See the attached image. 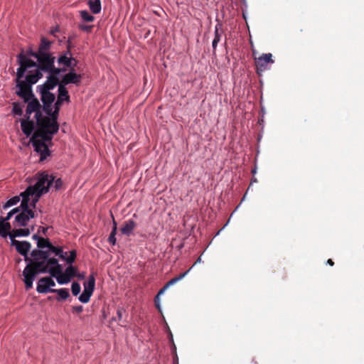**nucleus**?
Returning a JSON list of instances; mask_svg holds the SVG:
<instances>
[{"mask_svg":"<svg viewBox=\"0 0 364 364\" xmlns=\"http://www.w3.org/2000/svg\"><path fill=\"white\" fill-rule=\"evenodd\" d=\"M18 63L19 68L16 72V86L18 90L16 92V94L23 98L25 102H27L34 97L31 88L32 85L36 84L39 79L42 78L43 74L28 73L26 76V80H23L21 79L25 73L31 66H35L36 63L33 60L28 59L23 53L18 55Z\"/></svg>","mask_w":364,"mask_h":364,"instance_id":"obj_1","label":"nucleus"},{"mask_svg":"<svg viewBox=\"0 0 364 364\" xmlns=\"http://www.w3.org/2000/svg\"><path fill=\"white\" fill-rule=\"evenodd\" d=\"M48 117H46L43 121L38 120L37 129L30 139L35 151L40 154V161L50 156V152L46 142H50L53 134L58 132H53V128L48 126Z\"/></svg>","mask_w":364,"mask_h":364,"instance_id":"obj_2","label":"nucleus"},{"mask_svg":"<svg viewBox=\"0 0 364 364\" xmlns=\"http://www.w3.org/2000/svg\"><path fill=\"white\" fill-rule=\"evenodd\" d=\"M27 264L23 270V281L25 284V288L28 290L33 287V282L36 276L39 274L40 267H43V264L40 262L41 258H45V253L43 250H33L31 252L30 258L28 255H23Z\"/></svg>","mask_w":364,"mask_h":364,"instance_id":"obj_3","label":"nucleus"},{"mask_svg":"<svg viewBox=\"0 0 364 364\" xmlns=\"http://www.w3.org/2000/svg\"><path fill=\"white\" fill-rule=\"evenodd\" d=\"M54 177L46 172L38 173L37 174V181L33 186H29L26 188V193H38L41 197L43 193L48 192L50 187L53 183Z\"/></svg>","mask_w":364,"mask_h":364,"instance_id":"obj_4","label":"nucleus"},{"mask_svg":"<svg viewBox=\"0 0 364 364\" xmlns=\"http://www.w3.org/2000/svg\"><path fill=\"white\" fill-rule=\"evenodd\" d=\"M55 58L51 53H40L37 58L36 65L31 66L30 68H35L36 70L33 73L29 71L32 75L38 73L43 74L42 72L46 73L53 68V64L55 63Z\"/></svg>","mask_w":364,"mask_h":364,"instance_id":"obj_5","label":"nucleus"},{"mask_svg":"<svg viewBox=\"0 0 364 364\" xmlns=\"http://www.w3.org/2000/svg\"><path fill=\"white\" fill-rule=\"evenodd\" d=\"M27 102L28 105L26 109V117L30 116L33 112H35L36 124H38V120L43 121L46 117L43 116L41 111V105L38 99L33 97Z\"/></svg>","mask_w":364,"mask_h":364,"instance_id":"obj_6","label":"nucleus"},{"mask_svg":"<svg viewBox=\"0 0 364 364\" xmlns=\"http://www.w3.org/2000/svg\"><path fill=\"white\" fill-rule=\"evenodd\" d=\"M95 279L93 274L90 275L87 282L84 283V290L79 296V301L82 303H87L94 291Z\"/></svg>","mask_w":364,"mask_h":364,"instance_id":"obj_7","label":"nucleus"},{"mask_svg":"<svg viewBox=\"0 0 364 364\" xmlns=\"http://www.w3.org/2000/svg\"><path fill=\"white\" fill-rule=\"evenodd\" d=\"M35 217L36 213L34 211L21 212L15 216L13 225L14 227H26L30 219L34 218Z\"/></svg>","mask_w":364,"mask_h":364,"instance_id":"obj_8","label":"nucleus"},{"mask_svg":"<svg viewBox=\"0 0 364 364\" xmlns=\"http://www.w3.org/2000/svg\"><path fill=\"white\" fill-rule=\"evenodd\" d=\"M253 56L258 73L264 72L268 63H274V60L272 59V55L271 53L262 54L261 56L257 58L255 56V52H253Z\"/></svg>","mask_w":364,"mask_h":364,"instance_id":"obj_9","label":"nucleus"},{"mask_svg":"<svg viewBox=\"0 0 364 364\" xmlns=\"http://www.w3.org/2000/svg\"><path fill=\"white\" fill-rule=\"evenodd\" d=\"M82 75L80 74L76 73L75 69L71 68L69 73L63 76L60 80V83L65 85L68 84H75L78 85L80 83Z\"/></svg>","mask_w":364,"mask_h":364,"instance_id":"obj_10","label":"nucleus"},{"mask_svg":"<svg viewBox=\"0 0 364 364\" xmlns=\"http://www.w3.org/2000/svg\"><path fill=\"white\" fill-rule=\"evenodd\" d=\"M45 253V258H41L40 262H42L43 264V267H40L39 274H45L48 273L50 270V267H54L58 263V260L55 257H50V255L48 252L43 250Z\"/></svg>","mask_w":364,"mask_h":364,"instance_id":"obj_11","label":"nucleus"},{"mask_svg":"<svg viewBox=\"0 0 364 364\" xmlns=\"http://www.w3.org/2000/svg\"><path fill=\"white\" fill-rule=\"evenodd\" d=\"M60 81L59 78H55L53 76H48L46 81L37 87L39 92H50V90L54 89L55 86L60 85Z\"/></svg>","mask_w":364,"mask_h":364,"instance_id":"obj_12","label":"nucleus"},{"mask_svg":"<svg viewBox=\"0 0 364 364\" xmlns=\"http://www.w3.org/2000/svg\"><path fill=\"white\" fill-rule=\"evenodd\" d=\"M12 246L16 247V251L21 255H28L31 245L28 241H18L16 240H11Z\"/></svg>","mask_w":364,"mask_h":364,"instance_id":"obj_13","label":"nucleus"},{"mask_svg":"<svg viewBox=\"0 0 364 364\" xmlns=\"http://www.w3.org/2000/svg\"><path fill=\"white\" fill-rule=\"evenodd\" d=\"M29 119L30 116H27L26 119L21 120V129L27 136L32 134L34 129V122Z\"/></svg>","mask_w":364,"mask_h":364,"instance_id":"obj_14","label":"nucleus"},{"mask_svg":"<svg viewBox=\"0 0 364 364\" xmlns=\"http://www.w3.org/2000/svg\"><path fill=\"white\" fill-rule=\"evenodd\" d=\"M59 108L55 109L53 112L51 111L50 114H48L50 117H48V126L51 127L53 128V132H58L59 130V124L58 123V117Z\"/></svg>","mask_w":364,"mask_h":364,"instance_id":"obj_15","label":"nucleus"},{"mask_svg":"<svg viewBox=\"0 0 364 364\" xmlns=\"http://www.w3.org/2000/svg\"><path fill=\"white\" fill-rule=\"evenodd\" d=\"M136 226V223L133 220L125 221L120 229L122 234L129 236Z\"/></svg>","mask_w":364,"mask_h":364,"instance_id":"obj_16","label":"nucleus"},{"mask_svg":"<svg viewBox=\"0 0 364 364\" xmlns=\"http://www.w3.org/2000/svg\"><path fill=\"white\" fill-rule=\"evenodd\" d=\"M33 196V194L26 193V190L21 193V196L22 197V201L19 207L21 208V212L33 211L29 208L30 197Z\"/></svg>","mask_w":364,"mask_h":364,"instance_id":"obj_17","label":"nucleus"},{"mask_svg":"<svg viewBox=\"0 0 364 364\" xmlns=\"http://www.w3.org/2000/svg\"><path fill=\"white\" fill-rule=\"evenodd\" d=\"M31 234V230L29 228H18L14 229L9 234V237L11 240H15L16 237H27Z\"/></svg>","mask_w":364,"mask_h":364,"instance_id":"obj_18","label":"nucleus"},{"mask_svg":"<svg viewBox=\"0 0 364 364\" xmlns=\"http://www.w3.org/2000/svg\"><path fill=\"white\" fill-rule=\"evenodd\" d=\"M58 100H59V101H70V96H69V94H68V91L67 90L66 87H65V85L62 84V83H60L59 85V87H58Z\"/></svg>","mask_w":364,"mask_h":364,"instance_id":"obj_19","label":"nucleus"},{"mask_svg":"<svg viewBox=\"0 0 364 364\" xmlns=\"http://www.w3.org/2000/svg\"><path fill=\"white\" fill-rule=\"evenodd\" d=\"M51 43L52 42L48 41L46 38L42 37L38 50L40 53H49L48 50L50 48Z\"/></svg>","mask_w":364,"mask_h":364,"instance_id":"obj_20","label":"nucleus"},{"mask_svg":"<svg viewBox=\"0 0 364 364\" xmlns=\"http://www.w3.org/2000/svg\"><path fill=\"white\" fill-rule=\"evenodd\" d=\"M41 95V100L43 105H51L54 102L55 97L51 92H39Z\"/></svg>","mask_w":364,"mask_h":364,"instance_id":"obj_21","label":"nucleus"},{"mask_svg":"<svg viewBox=\"0 0 364 364\" xmlns=\"http://www.w3.org/2000/svg\"><path fill=\"white\" fill-rule=\"evenodd\" d=\"M42 280H43V277L38 280V284H37L36 291L41 294H47L49 292H52V290L53 289L49 288L47 283H46L45 282H42Z\"/></svg>","mask_w":364,"mask_h":364,"instance_id":"obj_22","label":"nucleus"},{"mask_svg":"<svg viewBox=\"0 0 364 364\" xmlns=\"http://www.w3.org/2000/svg\"><path fill=\"white\" fill-rule=\"evenodd\" d=\"M52 292L57 293L58 296L56 297V299L58 301L66 300L70 296L69 291L67 289H53Z\"/></svg>","mask_w":364,"mask_h":364,"instance_id":"obj_23","label":"nucleus"},{"mask_svg":"<svg viewBox=\"0 0 364 364\" xmlns=\"http://www.w3.org/2000/svg\"><path fill=\"white\" fill-rule=\"evenodd\" d=\"M87 4L92 14H97L101 11L100 0H88Z\"/></svg>","mask_w":364,"mask_h":364,"instance_id":"obj_24","label":"nucleus"},{"mask_svg":"<svg viewBox=\"0 0 364 364\" xmlns=\"http://www.w3.org/2000/svg\"><path fill=\"white\" fill-rule=\"evenodd\" d=\"M111 215H112V220H113V228H112V232H111L107 240H108L109 243H110L112 245H114L116 244L115 235L117 234V223L114 220L113 215L111 214Z\"/></svg>","mask_w":364,"mask_h":364,"instance_id":"obj_25","label":"nucleus"},{"mask_svg":"<svg viewBox=\"0 0 364 364\" xmlns=\"http://www.w3.org/2000/svg\"><path fill=\"white\" fill-rule=\"evenodd\" d=\"M50 245L51 242H50L48 238L41 237L40 240H38V242H37L38 248L36 250H45V248L49 250Z\"/></svg>","mask_w":364,"mask_h":364,"instance_id":"obj_26","label":"nucleus"},{"mask_svg":"<svg viewBox=\"0 0 364 364\" xmlns=\"http://www.w3.org/2000/svg\"><path fill=\"white\" fill-rule=\"evenodd\" d=\"M74 60L72 58L68 57L66 55H61L58 58V62L59 64L64 65L67 68H73L72 66V60Z\"/></svg>","mask_w":364,"mask_h":364,"instance_id":"obj_27","label":"nucleus"},{"mask_svg":"<svg viewBox=\"0 0 364 364\" xmlns=\"http://www.w3.org/2000/svg\"><path fill=\"white\" fill-rule=\"evenodd\" d=\"M50 274L51 277H54L58 276V274L63 273V267L61 264L58 263L54 267H50V270L48 272Z\"/></svg>","mask_w":364,"mask_h":364,"instance_id":"obj_28","label":"nucleus"},{"mask_svg":"<svg viewBox=\"0 0 364 364\" xmlns=\"http://www.w3.org/2000/svg\"><path fill=\"white\" fill-rule=\"evenodd\" d=\"M220 38H221V34L218 31V26H216L215 28V36H214V39H213V43H212L213 53H215V50H216L218 43L220 41Z\"/></svg>","mask_w":364,"mask_h":364,"instance_id":"obj_29","label":"nucleus"},{"mask_svg":"<svg viewBox=\"0 0 364 364\" xmlns=\"http://www.w3.org/2000/svg\"><path fill=\"white\" fill-rule=\"evenodd\" d=\"M190 269H188V271L185 272L184 273H182L181 274H179L178 277H176L173 279H171V280H169L166 284H165V288H168L171 285H173L174 284H176L177 282L180 281L181 279H182L186 275V274L189 272Z\"/></svg>","mask_w":364,"mask_h":364,"instance_id":"obj_30","label":"nucleus"},{"mask_svg":"<svg viewBox=\"0 0 364 364\" xmlns=\"http://www.w3.org/2000/svg\"><path fill=\"white\" fill-rule=\"evenodd\" d=\"M80 16L84 21L92 22L95 20V17L91 15L87 11L83 10L80 11Z\"/></svg>","mask_w":364,"mask_h":364,"instance_id":"obj_31","label":"nucleus"},{"mask_svg":"<svg viewBox=\"0 0 364 364\" xmlns=\"http://www.w3.org/2000/svg\"><path fill=\"white\" fill-rule=\"evenodd\" d=\"M54 277L56 278L57 282L60 284H68L70 281V278L63 272Z\"/></svg>","mask_w":364,"mask_h":364,"instance_id":"obj_32","label":"nucleus"},{"mask_svg":"<svg viewBox=\"0 0 364 364\" xmlns=\"http://www.w3.org/2000/svg\"><path fill=\"white\" fill-rule=\"evenodd\" d=\"M13 105V113L16 115L21 116L23 114V106L18 102H14Z\"/></svg>","mask_w":364,"mask_h":364,"instance_id":"obj_33","label":"nucleus"},{"mask_svg":"<svg viewBox=\"0 0 364 364\" xmlns=\"http://www.w3.org/2000/svg\"><path fill=\"white\" fill-rule=\"evenodd\" d=\"M20 201L19 196H14L9 199L3 206L4 209H7L11 206L16 205Z\"/></svg>","mask_w":364,"mask_h":364,"instance_id":"obj_34","label":"nucleus"},{"mask_svg":"<svg viewBox=\"0 0 364 364\" xmlns=\"http://www.w3.org/2000/svg\"><path fill=\"white\" fill-rule=\"evenodd\" d=\"M45 251L48 252L49 255H50V253H54L56 256H59L61 253H63V250L62 247H55L51 244L50 245L49 250H46Z\"/></svg>","mask_w":364,"mask_h":364,"instance_id":"obj_35","label":"nucleus"},{"mask_svg":"<svg viewBox=\"0 0 364 364\" xmlns=\"http://www.w3.org/2000/svg\"><path fill=\"white\" fill-rule=\"evenodd\" d=\"M46 73L49 74L48 76H53L55 78H59L58 75L61 73V68H55L53 63V68L50 70H48Z\"/></svg>","mask_w":364,"mask_h":364,"instance_id":"obj_36","label":"nucleus"},{"mask_svg":"<svg viewBox=\"0 0 364 364\" xmlns=\"http://www.w3.org/2000/svg\"><path fill=\"white\" fill-rule=\"evenodd\" d=\"M76 272H77V269L75 267H74L72 265H70L68 266L66 269H65V273L66 274V275L70 277V279L72 277H74L75 275H76Z\"/></svg>","mask_w":364,"mask_h":364,"instance_id":"obj_37","label":"nucleus"},{"mask_svg":"<svg viewBox=\"0 0 364 364\" xmlns=\"http://www.w3.org/2000/svg\"><path fill=\"white\" fill-rule=\"evenodd\" d=\"M125 312V309L123 307L118 306L117 309V317L113 318L114 321H121L123 317V314Z\"/></svg>","mask_w":364,"mask_h":364,"instance_id":"obj_38","label":"nucleus"},{"mask_svg":"<svg viewBox=\"0 0 364 364\" xmlns=\"http://www.w3.org/2000/svg\"><path fill=\"white\" fill-rule=\"evenodd\" d=\"M80 285L78 282H73L71 286V290L73 295L77 296L80 292Z\"/></svg>","mask_w":364,"mask_h":364,"instance_id":"obj_39","label":"nucleus"},{"mask_svg":"<svg viewBox=\"0 0 364 364\" xmlns=\"http://www.w3.org/2000/svg\"><path fill=\"white\" fill-rule=\"evenodd\" d=\"M78 28L83 31H85L87 33H90L92 31V29L93 28L92 25H86L84 23H80L78 25Z\"/></svg>","mask_w":364,"mask_h":364,"instance_id":"obj_40","label":"nucleus"},{"mask_svg":"<svg viewBox=\"0 0 364 364\" xmlns=\"http://www.w3.org/2000/svg\"><path fill=\"white\" fill-rule=\"evenodd\" d=\"M68 259H66V262L68 264H72L75 262L76 258V251L75 250H71L70 252V256L67 257Z\"/></svg>","mask_w":364,"mask_h":364,"instance_id":"obj_41","label":"nucleus"},{"mask_svg":"<svg viewBox=\"0 0 364 364\" xmlns=\"http://www.w3.org/2000/svg\"><path fill=\"white\" fill-rule=\"evenodd\" d=\"M21 53H23L28 59H29L28 58V56L34 57V58H36L37 59L38 55L40 54L38 50L35 52V51H33L32 50H27L26 51V54H24L23 52H21Z\"/></svg>","mask_w":364,"mask_h":364,"instance_id":"obj_42","label":"nucleus"},{"mask_svg":"<svg viewBox=\"0 0 364 364\" xmlns=\"http://www.w3.org/2000/svg\"><path fill=\"white\" fill-rule=\"evenodd\" d=\"M9 234L5 227L3 226L1 220H0V236L6 238L8 235L9 236Z\"/></svg>","mask_w":364,"mask_h":364,"instance_id":"obj_43","label":"nucleus"},{"mask_svg":"<svg viewBox=\"0 0 364 364\" xmlns=\"http://www.w3.org/2000/svg\"><path fill=\"white\" fill-rule=\"evenodd\" d=\"M42 282H45L46 283H47V284L48 285L49 288H51V287L55 286V283L53 281V279L51 277H43Z\"/></svg>","mask_w":364,"mask_h":364,"instance_id":"obj_44","label":"nucleus"},{"mask_svg":"<svg viewBox=\"0 0 364 364\" xmlns=\"http://www.w3.org/2000/svg\"><path fill=\"white\" fill-rule=\"evenodd\" d=\"M53 183L54 188L56 191L60 190L63 187V182L61 178H58L55 181L54 180Z\"/></svg>","mask_w":364,"mask_h":364,"instance_id":"obj_45","label":"nucleus"},{"mask_svg":"<svg viewBox=\"0 0 364 364\" xmlns=\"http://www.w3.org/2000/svg\"><path fill=\"white\" fill-rule=\"evenodd\" d=\"M32 197H33V198L32 201L30 205L32 208H35L36 206V203L41 197H38V193H35Z\"/></svg>","mask_w":364,"mask_h":364,"instance_id":"obj_46","label":"nucleus"},{"mask_svg":"<svg viewBox=\"0 0 364 364\" xmlns=\"http://www.w3.org/2000/svg\"><path fill=\"white\" fill-rule=\"evenodd\" d=\"M12 216H13L12 213L9 211L7 213V215L6 217L1 216L0 217V220H1V222L9 221L11 218Z\"/></svg>","mask_w":364,"mask_h":364,"instance_id":"obj_47","label":"nucleus"},{"mask_svg":"<svg viewBox=\"0 0 364 364\" xmlns=\"http://www.w3.org/2000/svg\"><path fill=\"white\" fill-rule=\"evenodd\" d=\"M2 224H3V226L5 227L6 230L8 231V232L11 233V232H10V231L11 229V225L10 223H9L8 221H4V222H2Z\"/></svg>","mask_w":364,"mask_h":364,"instance_id":"obj_48","label":"nucleus"},{"mask_svg":"<svg viewBox=\"0 0 364 364\" xmlns=\"http://www.w3.org/2000/svg\"><path fill=\"white\" fill-rule=\"evenodd\" d=\"M73 312H76L77 314H80L83 311V306H76L73 307Z\"/></svg>","mask_w":364,"mask_h":364,"instance_id":"obj_49","label":"nucleus"},{"mask_svg":"<svg viewBox=\"0 0 364 364\" xmlns=\"http://www.w3.org/2000/svg\"><path fill=\"white\" fill-rule=\"evenodd\" d=\"M43 109L48 115L50 114L52 111L51 105H43Z\"/></svg>","mask_w":364,"mask_h":364,"instance_id":"obj_50","label":"nucleus"},{"mask_svg":"<svg viewBox=\"0 0 364 364\" xmlns=\"http://www.w3.org/2000/svg\"><path fill=\"white\" fill-rule=\"evenodd\" d=\"M48 228L46 227H40L39 229H38V233L39 232H42V234L43 235H47V233H48Z\"/></svg>","mask_w":364,"mask_h":364,"instance_id":"obj_51","label":"nucleus"},{"mask_svg":"<svg viewBox=\"0 0 364 364\" xmlns=\"http://www.w3.org/2000/svg\"><path fill=\"white\" fill-rule=\"evenodd\" d=\"M10 212L12 213L13 215H16L17 214L21 213V210H20L19 207L18 208H15L12 209Z\"/></svg>","mask_w":364,"mask_h":364,"instance_id":"obj_52","label":"nucleus"},{"mask_svg":"<svg viewBox=\"0 0 364 364\" xmlns=\"http://www.w3.org/2000/svg\"><path fill=\"white\" fill-rule=\"evenodd\" d=\"M167 288H165V286L161 289H160V291H159L158 294L156 296L155 299H154V301L156 303V299L159 298V295L163 294L164 292V291Z\"/></svg>","mask_w":364,"mask_h":364,"instance_id":"obj_53","label":"nucleus"},{"mask_svg":"<svg viewBox=\"0 0 364 364\" xmlns=\"http://www.w3.org/2000/svg\"><path fill=\"white\" fill-rule=\"evenodd\" d=\"M167 288H165V286L161 289H160V291H159L158 294L156 296L155 299H154V301L156 303V299L159 298V295L163 294L164 292V291Z\"/></svg>","mask_w":364,"mask_h":364,"instance_id":"obj_54","label":"nucleus"},{"mask_svg":"<svg viewBox=\"0 0 364 364\" xmlns=\"http://www.w3.org/2000/svg\"><path fill=\"white\" fill-rule=\"evenodd\" d=\"M67 254V252L63 251V253H61L58 257L66 262V259H68Z\"/></svg>","mask_w":364,"mask_h":364,"instance_id":"obj_55","label":"nucleus"},{"mask_svg":"<svg viewBox=\"0 0 364 364\" xmlns=\"http://www.w3.org/2000/svg\"><path fill=\"white\" fill-rule=\"evenodd\" d=\"M62 103H63V101H59V100H57V102L55 104V109H57V108L60 109V107Z\"/></svg>","mask_w":364,"mask_h":364,"instance_id":"obj_56","label":"nucleus"},{"mask_svg":"<svg viewBox=\"0 0 364 364\" xmlns=\"http://www.w3.org/2000/svg\"><path fill=\"white\" fill-rule=\"evenodd\" d=\"M41 237H42L38 236V234H34L32 236L33 240H36L37 242H38V240H40Z\"/></svg>","mask_w":364,"mask_h":364,"instance_id":"obj_57","label":"nucleus"},{"mask_svg":"<svg viewBox=\"0 0 364 364\" xmlns=\"http://www.w3.org/2000/svg\"><path fill=\"white\" fill-rule=\"evenodd\" d=\"M328 264H329L330 266H333L334 265V262L331 259H328L327 260V262H326Z\"/></svg>","mask_w":364,"mask_h":364,"instance_id":"obj_58","label":"nucleus"},{"mask_svg":"<svg viewBox=\"0 0 364 364\" xmlns=\"http://www.w3.org/2000/svg\"><path fill=\"white\" fill-rule=\"evenodd\" d=\"M155 305L156 308L159 309V298L156 299V303L155 302Z\"/></svg>","mask_w":364,"mask_h":364,"instance_id":"obj_59","label":"nucleus"},{"mask_svg":"<svg viewBox=\"0 0 364 364\" xmlns=\"http://www.w3.org/2000/svg\"><path fill=\"white\" fill-rule=\"evenodd\" d=\"M256 182H257V178H252V180H251V183H256Z\"/></svg>","mask_w":364,"mask_h":364,"instance_id":"obj_60","label":"nucleus"},{"mask_svg":"<svg viewBox=\"0 0 364 364\" xmlns=\"http://www.w3.org/2000/svg\"><path fill=\"white\" fill-rule=\"evenodd\" d=\"M252 173L253 174H255V173H256V170H255V169H252Z\"/></svg>","mask_w":364,"mask_h":364,"instance_id":"obj_61","label":"nucleus"},{"mask_svg":"<svg viewBox=\"0 0 364 364\" xmlns=\"http://www.w3.org/2000/svg\"><path fill=\"white\" fill-rule=\"evenodd\" d=\"M200 262V257L197 259V261L195 262V264L197 263V262Z\"/></svg>","mask_w":364,"mask_h":364,"instance_id":"obj_62","label":"nucleus"},{"mask_svg":"<svg viewBox=\"0 0 364 364\" xmlns=\"http://www.w3.org/2000/svg\"><path fill=\"white\" fill-rule=\"evenodd\" d=\"M66 70L65 68H61V73L65 72Z\"/></svg>","mask_w":364,"mask_h":364,"instance_id":"obj_63","label":"nucleus"},{"mask_svg":"<svg viewBox=\"0 0 364 364\" xmlns=\"http://www.w3.org/2000/svg\"><path fill=\"white\" fill-rule=\"evenodd\" d=\"M48 299H49V300H52V297H51V296H49V297H48Z\"/></svg>","mask_w":364,"mask_h":364,"instance_id":"obj_64","label":"nucleus"}]
</instances>
